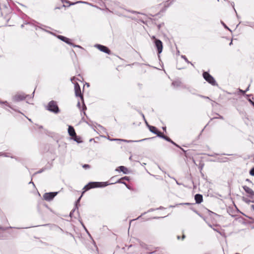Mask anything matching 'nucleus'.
Segmentation results:
<instances>
[{
  "instance_id": "nucleus-44",
  "label": "nucleus",
  "mask_w": 254,
  "mask_h": 254,
  "mask_svg": "<svg viewBox=\"0 0 254 254\" xmlns=\"http://www.w3.org/2000/svg\"><path fill=\"white\" fill-rule=\"evenodd\" d=\"M251 104L254 107V102H251Z\"/></svg>"
},
{
  "instance_id": "nucleus-46",
  "label": "nucleus",
  "mask_w": 254,
  "mask_h": 254,
  "mask_svg": "<svg viewBox=\"0 0 254 254\" xmlns=\"http://www.w3.org/2000/svg\"><path fill=\"white\" fill-rule=\"evenodd\" d=\"M29 184H32L34 186H35V185H34V183H33V182H32V181L30 182H29Z\"/></svg>"
},
{
  "instance_id": "nucleus-33",
  "label": "nucleus",
  "mask_w": 254,
  "mask_h": 254,
  "mask_svg": "<svg viewBox=\"0 0 254 254\" xmlns=\"http://www.w3.org/2000/svg\"><path fill=\"white\" fill-rule=\"evenodd\" d=\"M239 92H240V93H242L243 94H244L246 92V91L240 89H239Z\"/></svg>"
},
{
  "instance_id": "nucleus-16",
  "label": "nucleus",
  "mask_w": 254,
  "mask_h": 254,
  "mask_svg": "<svg viewBox=\"0 0 254 254\" xmlns=\"http://www.w3.org/2000/svg\"><path fill=\"white\" fill-rule=\"evenodd\" d=\"M72 139H73L75 141H76L77 143H80L82 142L80 137H78L76 134L75 136H72Z\"/></svg>"
},
{
  "instance_id": "nucleus-49",
  "label": "nucleus",
  "mask_w": 254,
  "mask_h": 254,
  "mask_svg": "<svg viewBox=\"0 0 254 254\" xmlns=\"http://www.w3.org/2000/svg\"><path fill=\"white\" fill-rule=\"evenodd\" d=\"M152 39H154L155 40V39H156V38H155V36H152Z\"/></svg>"
},
{
  "instance_id": "nucleus-30",
  "label": "nucleus",
  "mask_w": 254,
  "mask_h": 254,
  "mask_svg": "<svg viewBox=\"0 0 254 254\" xmlns=\"http://www.w3.org/2000/svg\"><path fill=\"white\" fill-rule=\"evenodd\" d=\"M83 168L85 169L89 168L90 167V166L88 164H84L82 166Z\"/></svg>"
},
{
  "instance_id": "nucleus-43",
  "label": "nucleus",
  "mask_w": 254,
  "mask_h": 254,
  "mask_svg": "<svg viewBox=\"0 0 254 254\" xmlns=\"http://www.w3.org/2000/svg\"><path fill=\"white\" fill-rule=\"evenodd\" d=\"M219 119H223V117L222 116H220L219 117Z\"/></svg>"
},
{
  "instance_id": "nucleus-60",
  "label": "nucleus",
  "mask_w": 254,
  "mask_h": 254,
  "mask_svg": "<svg viewBox=\"0 0 254 254\" xmlns=\"http://www.w3.org/2000/svg\"><path fill=\"white\" fill-rule=\"evenodd\" d=\"M84 228L85 229V230H87V229H86V227L84 226Z\"/></svg>"
},
{
  "instance_id": "nucleus-24",
  "label": "nucleus",
  "mask_w": 254,
  "mask_h": 254,
  "mask_svg": "<svg viewBox=\"0 0 254 254\" xmlns=\"http://www.w3.org/2000/svg\"><path fill=\"white\" fill-rule=\"evenodd\" d=\"M249 173L251 176H254V167L251 169Z\"/></svg>"
},
{
  "instance_id": "nucleus-42",
  "label": "nucleus",
  "mask_w": 254,
  "mask_h": 254,
  "mask_svg": "<svg viewBox=\"0 0 254 254\" xmlns=\"http://www.w3.org/2000/svg\"><path fill=\"white\" fill-rule=\"evenodd\" d=\"M245 201H246V202H248H248H251V200H250L246 199V200H245Z\"/></svg>"
},
{
  "instance_id": "nucleus-18",
  "label": "nucleus",
  "mask_w": 254,
  "mask_h": 254,
  "mask_svg": "<svg viewBox=\"0 0 254 254\" xmlns=\"http://www.w3.org/2000/svg\"><path fill=\"white\" fill-rule=\"evenodd\" d=\"M218 160L220 162H226L228 160V158L227 157L219 158Z\"/></svg>"
},
{
  "instance_id": "nucleus-50",
  "label": "nucleus",
  "mask_w": 254,
  "mask_h": 254,
  "mask_svg": "<svg viewBox=\"0 0 254 254\" xmlns=\"http://www.w3.org/2000/svg\"><path fill=\"white\" fill-rule=\"evenodd\" d=\"M177 239H178V240H179V239H180V237L179 236H177Z\"/></svg>"
},
{
  "instance_id": "nucleus-45",
  "label": "nucleus",
  "mask_w": 254,
  "mask_h": 254,
  "mask_svg": "<svg viewBox=\"0 0 254 254\" xmlns=\"http://www.w3.org/2000/svg\"><path fill=\"white\" fill-rule=\"evenodd\" d=\"M160 27H161V25L160 24L158 25V28L159 29L160 28Z\"/></svg>"
},
{
  "instance_id": "nucleus-15",
  "label": "nucleus",
  "mask_w": 254,
  "mask_h": 254,
  "mask_svg": "<svg viewBox=\"0 0 254 254\" xmlns=\"http://www.w3.org/2000/svg\"><path fill=\"white\" fill-rule=\"evenodd\" d=\"M68 133L69 135L71 137L75 136L76 134L73 127L71 126H68Z\"/></svg>"
},
{
  "instance_id": "nucleus-25",
  "label": "nucleus",
  "mask_w": 254,
  "mask_h": 254,
  "mask_svg": "<svg viewBox=\"0 0 254 254\" xmlns=\"http://www.w3.org/2000/svg\"><path fill=\"white\" fill-rule=\"evenodd\" d=\"M192 210L195 213H196L198 215H199L200 217H202L203 218V217H202V216L200 214V213H199L197 210H195V209H192Z\"/></svg>"
},
{
  "instance_id": "nucleus-53",
  "label": "nucleus",
  "mask_w": 254,
  "mask_h": 254,
  "mask_svg": "<svg viewBox=\"0 0 254 254\" xmlns=\"http://www.w3.org/2000/svg\"><path fill=\"white\" fill-rule=\"evenodd\" d=\"M163 130H166V127H163Z\"/></svg>"
},
{
  "instance_id": "nucleus-10",
  "label": "nucleus",
  "mask_w": 254,
  "mask_h": 254,
  "mask_svg": "<svg viewBox=\"0 0 254 254\" xmlns=\"http://www.w3.org/2000/svg\"><path fill=\"white\" fill-rule=\"evenodd\" d=\"M57 37L60 39L61 40H62V41L66 43V44L69 45H71V44H72V43H71L70 42V39H69V38L66 37H64V36H62V35H58L57 36Z\"/></svg>"
},
{
  "instance_id": "nucleus-2",
  "label": "nucleus",
  "mask_w": 254,
  "mask_h": 254,
  "mask_svg": "<svg viewBox=\"0 0 254 254\" xmlns=\"http://www.w3.org/2000/svg\"><path fill=\"white\" fill-rule=\"evenodd\" d=\"M46 109L51 112L58 114L60 112L57 102L55 101H51L46 107Z\"/></svg>"
},
{
  "instance_id": "nucleus-28",
  "label": "nucleus",
  "mask_w": 254,
  "mask_h": 254,
  "mask_svg": "<svg viewBox=\"0 0 254 254\" xmlns=\"http://www.w3.org/2000/svg\"><path fill=\"white\" fill-rule=\"evenodd\" d=\"M44 169H42L40 170L39 171H37V172H36L34 174L41 173L42 172H43L44 171Z\"/></svg>"
},
{
  "instance_id": "nucleus-9",
  "label": "nucleus",
  "mask_w": 254,
  "mask_h": 254,
  "mask_svg": "<svg viewBox=\"0 0 254 254\" xmlns=\"http://www.w3.org/2000/svg\"><path fill=\"white\" fill-rule=\"evenodd\" d=\"M95 47H96L98 49H99L100 51L108 54H110L111 51L109 49V48L105 46L100 45V44H96L95 46Z\"/></svg>"
},
{
  "instance_id": "nucleus-48",
  "label": "nucleus",
  "mask_w": 254,
  "mask_h": 254,
  "mask_svg": "<svg viewBox=\"0 0 254 254\" xmlns=\"http://www.w3.org/2000/svg\"><path fill=\"white\" fill-rule=\"evenodd\" d=\"M252 207L253 209V210H254V204L252 205Z\"/></svg>"
},
{
  "instance_id": "nucleus-37",
  "label": "nucleus",
  "mask_w": 254,
  "mask_h": 254,
  "mask_svg": "<svg viewBox=\"0 0 254 254\" xmlns=\"http://www.w3.org/2000/svg\"><path fill=\"white\" fill-rule=\"evenodd\" d=\"M77 106L79 108H80V103L79 101L77 103Z\"/></svg>"
},
{
  "instance_id": "nucleus-23",
  "label": "nucleus",
  "mask_w": 254,
  "mask_h": 254,
  "mask_svg": "<svg viewBox=\"0 0 254 254\" xmlns=\"http://www.w3.org/2000/svg\"><path fill=\"white\" fill-rule=\"evenodd\" d=\"M0 103L1 104H5L7 106H8V107H9L10 108L13 109V108L9 105V104L7 103V101H4V102H0Z\"/></svg>"
},
{
  "instance_id": "nucleus-29",
  "label": "nucleus",
  "mask_w": 254,
  "mask_h": 254,
  "mask_svg": "<svg viewBox=\"0 0 254 254\" xmlns=\"http://www.w3.org/2000/svg\"><path fill=\"white\" fill-rule=\"evenodd\" d=\"M122 180V179H119V180H118L116 183H122V184H125V185H127V184H126V183L123 182H122V181H121Z\"/></svg>"
},
{
  "instance_id": "nucleus-13",
  "label": "nucleus",
  "mask_w": 254,
  "mask_h": 254,
  "mask_svg": "<svg viewBox=\"0 0 254 254\" xmlns=\"http://www.w3.org/2000/svg\"><path fill=\"white\" fill-rule=\"evenodd\" d=\"M82 196V194L78 198V199L76 200V204H75V208L70 212V214H69V216L71 217H73V213L75 211V210L76 209H78V204L80 202V199L81 198Z\"/></svg>"
},
{
  "instance_id": "nucleus-4",
  "label": "nucleus",
  "mask_w": 254,
  "mask_h": 254,
  "mask_svg": "<svg viewBox=\"0 0 254 254\" xmlns=\"http://www.w3.org/2000/svg\"><path fill=\"white\" fill-rule=\"evenodd\" d=\"M203 77L207 82L211 84L212 85H217V84L213 77L212 75H211L208 72L204 71L203 73Z\"/></svg>"
},
{
  "instance_id": "nucleus-17",
  "label": "nucleus",
  "mask_w": 254,
  "mask_h": 254,
  "mask_svg": "<svg viewBox=\"0 0 254 254\" xmlns=\"http://www.w3.org/2000/svg\"><path fill=\"white\" fill-rule=\"evenodd\" d=\"M148 127L149 130L153 133H155V132L157 130V128L155 127L149 126Z\"/></svg>"
},
{
  "instance_id": "nucleus-21",
  "label": "nucleus",
  "mask_w": 254,
  "mask_h": 254,
  "mask_svg": "<svg viewBox=\"0 0 254 254\" xmlns=\"http://www.w3.org/2000/svg\"><path fill=\"white\" fill-rule=\"evenodd\" d=\"M162 138L164 139L165 140H166V141H167L168 142H171V143L173 142V140H172L169 137H168L166 135H163V137Z\"/></svg>"
},
{
  "instance_id": "nucleus-57",
  "label": "nucleus",
  "mask_w": 254,
  "mask_h": 254,
  "mask_svg": "<svg viewBox=\"0 0 254 254\" xmlns=\"http://www.w3.org/2000/svg\"><path fill=\"white\" fill-rule=\"evenodd\" d=\"M4 154H2V153H0V155H3Z\"/></svg>"
},
{
  "instance_id": "nucleus-11",
  "label": "nucleus",
  "mask_w": 254,
  "mask_h": 254,
  "mask_svg": "<svg viewBox=\"0 0 254 254\" xmlns=\"http://www.w3.org/2000/svg\"><path fill=\"white\" fill-rule=\"evenodd\" d=\"M116 171L122 172L124 174H127L128 173V170L127 168L125 166H121L116 169Z\"/></svg>"
},
{
  "instance_id": "nucleus-3",
  "label": "nucleus",
  "mask_w": 254,
  "mask_h": 254,
  "mask_svg": "<svg viewBox=\"0 0 254 254\" xmlns=\"http://www.w3.org/2000/svg\"><path fill=\"white\" fill-rule=\"evenodd\" d=\"M74 91H75V95L76 97H79L80 98L81 101L83 102V107H82V110H86V107L84 103L83 96V95L81 94L80 87L78 83H76L74 84Z\"/></svg>"
},
{
  "instance_id": "nucleus-32",
  "label": "nucleus",
  "mask_w": 254,
  "mask_h": 254,
  "mask_svg": "<svg viewBox=\"0 0 254 254\" xmlns=\"http://www.w3.org/2000/svg\"><path fill=\"white\" fill-rule=\"evenodd\" d=\"M179 205H190V203H188V202L181 203L179 204Z\"/></svg>"
},
{
  "instance_id": "nucleus-62",
  "label": "nucleus",
  "mask_w": 254,
  "mask_h": 254,
  "mask_svg": "<svg viewBox=\"0 0 254 254\" xmlns=\"http://www.w3.org/2000/svg\"><path fill=\"white\" fill-rule=\"evenodd\" d=\"M136 11H133L132 13H136Z\"/></svg>"
},
{
  "instance_id": "nucleus-20",
  "label": "nucleus",
  "mask_w": 254,
  "mask_h": 254,
  "mask_svg": "<svg viewBox=\"0 0 254 254\" xmlns=\"http://www.w3.org/2000/svg\"><path fill=\"white\" fill-rule=\"evenodd\" d=\"M181 58H182V59H183L186 61V62H187L188 64H191L192 65H193V64L191 62H190V61H189V60H188V59L187 58V57H186V56L182 55V56H181Z\"/></svg>"
},
{
  "instance_id": "nucleus-31",
  "label": "nucleus",
  "mask_w": 254,
  "mask_h": 254,
  "mask_svg": "<svg viewBox=\"0 0 254 254\" xmlns=\"http://www.w3.org/2000/svg\"><path fill=\"white\" fill-rule=\"evenodd\" d=\"M71 46H73V47H78L79 48H82V47L80 46L75 45L73 43H72V44H71Z\"/></svg>"
},
{
  "instance_id": "nucleus-59",
  "label": "nucleus",
  "mask_w": 254,
  "mask_h": 254,
  "mask_svg": "<svg viewBox=\"0 0 254 254\" xmlns=\"http://www.w3.org/2000/svg\"><path fill=\"white\" fill-rule=\"evenodd\" d=\"M84 228L85 229V230H87V229H86V227L84 226Z\"/></svg>"
},
{
  "instance_id": "nucleus-38",
  "label": "nucleus",
  "mask_w": 254,
  "mask_h": 254,
  "mask_svg": "<svg viewBox=\"0 0 254 254\" xmlns=\"http://www.w3.org/2000/svg\"><path fill=\"white\" fill-rule=\"evenodd\" d=\"M164 209V208L162 206H160L159 208H156V209Z\"/></svg>"
},
{
  "instance_id": "nucleus-8",
  "label": "nucleus",
  "mask_w": 254,
  "mask_h": 254,
  "mask_svg": "<svg viewBox=\"0 0 254 254\" xmlns=\"http://www.w3.org/2000/svg\"><path fill=\"white\" fill-rule=\"evenodd\" d=\"M58 192H47L43 195V198L47 201L52 200L57 194Z\"/></svg>"
},
{
  "instance_id": "nucleus-35",
  "label": "nucleus",
  "mask_w": 254,
  "mask_h": 254,
  "mask_svg": "<svg viewBox=\"0 0 254 254\" xmlns=\"http://www.w3.org/2000/svg\"><path fill=\"white\" fill-rule=\"evenodd\" d=\"M121 179L122 180H128V178L127 177H123Z\"/></svg>"
},
{
  "instance_id": "nucleus-36",
  "label": "nucleus",
  "mask_w": 254,
  "mask_h": 254,
  "mask_svg": "<svg viewBox=\"0 0 254 254\" xmlns=\"http://www.w3.org/2000/svg\"><path fill=\"white\" fill-rule=\"evenodd\" d=\"M246 181L249 182V183L252 184V182L249 179H247Z\"/></svg>"
},
{
  "instance_id": "nucleus-63",
  "label": "nucleus",
  "mask_w": 254,
  "mask_h": 254,
  "mask_svg": "<svg viewBox=\"0 0 254 254\" xmlns=\"http://www.w3.org/2000/svg\"><path fill=\"white\" fill-rule=\"evenodd\" d=\"M152 253L151 252V253H149L148 254H151Z\"/></svg>"
},
{
  "instance_id": "nucleus-61",
  "label": "nucleus",
  "mask_w": 254,
  "mask_h": 254,
  "mask_svg": "<svg viewBox=\"0 0 254 254\" xmlns=\"http://www.w3.org/2000/svg\"><path fill=\"white\" fill-rule=\"evenodd\" d=\"M84 228L85 229V230H87V229H86V227L84 226Z\"/></svg>"
},
{
  "instance_id": "nucleus-26",
  "label": "nucleus",
  "mask_w": 254,
  "mask_h": 254,
  "mask_svg": "<svg viewBox=\"0 0 254 254\" xmlns=\"http://www.w3.org/2000/svg\"><path fill=\"white\" fill-rule=\"evenodd\" d=\"M221 23L222 24V25L224 26V27H225V28L229 30V31H231V30L228 27V26H227V25L223 22V21H221Z\"/></svg>"
},
{
  "instance_id": "nucleus-1",
  "label": "nucleus",
  "mask_w": 254,
  "mask_h": 254,
  "mask_svg": "<svg viewBox=\"0 0 254 254\" xmlns=\"http://www.w3.org/2000/svg\"><path fill=\"white\" fill-rule=\"evenodd\" d=\"M108 185L107 182H90L87 185L85 186L83 188V190H84L82 194L86 191L93 188H103L105 187Z\"/></svg>"
},
{
  "instance_id": "nucleus-41",
  "label": "nucleus",
  "mask_w": 254,
  "mask_h": 254,
  "mask_svg": "<svg viewBox=\"0 0 254 254\" xmlns=\"http://www.w3.org/2000/svg\"><path fill=\"white\" fill-rule=\"evenodd\" d=\"M186 237V236L185 235H183L182 236V240H184Z\"/></svg>"
},
{
  "instance_id": "nucleus-12",
  "label": "nucleus",
  "mask_w": 254,
  "mask_h": 254,
  "mask_svg": "<svg viewBox=\"0 0 254 254\" xmlns=\"http://www.w3.org/2000/svg\"><path fill=\"white\" fill-rule=\"evenodd\" d=\"M108 139H109L110 140H111V141L121 140V141H123L124 142H132L142 141L147 139V138H144V139H141L139 140H135V141L131 140H125V139H111V138H110L109 137H108Z\"/></svg>"
},
{
  "instance_id": "nucleus-6",
  "label": "nucleus",
  "mask_w": 254,
  "mask_h": 254,
  "mask_svg": "<svg viewBox=\"0 0 254 254\" xmlns=\"http://www.w3.org/2000/svg\"><path fill=\"white\" fill-rule=\"evenodd\" d=\"M29 96V95H25L24 94H17L12 97V100L15 102H19Z\"/></svg>"
},
{
  "instance_id": "nucleus-34",
  "label": "nucleus",
  "mask_w": 254,
  "mask_h": 254,
  "mask_svg": "<svg viewBox=\"0 0 254 254\" xmlns=\"http://www.w3.org/2000/svg\"><path fill=\"white\" fill-rule=\"evenodd\" d=\"M199 96H200L201 98H205V99H209L208 97H206V96H203V95H199Z\"/></svg>"
},
{
  "instance_id": "nucleus-19",
  "label": "nucleus",
  "mask_w": 254,
  "mask_h": 254,
  "mask_svg": "<svg viewBox=\"0 0 254 254\" xmlns=\"http://www.w3.org/2000/svg\"><path fill=\"white\" fill-rule=\"evenodd\" d=\"M154 134H156L157 136L162 138H163V135H164L161 132L158 131V130L156 131V132H155Z\"/></svg>"
},
{
  "instance_id": "nucleus-55",
  "label": "nucleus",
  "mask_w": 254,
  "mask_h": 254,
  "mask_svg": "<svg viewBox=\"0 0 254 254\" xmlns=\"http://www.w3.org/2000/svg\"><path fill=\"white\" fill-rule=\"evenodd\" d=\"M21 27L22 28H23V27H24V25H23V24H22V25H21Z\"/></svg>"
},
{
  "instance_id": "nucleus-58",
  "label": "nucleus",
  "mask_w": 254,
  "mask_h": 254,
  "mask_svg": "<svg viewBox=\"0 0 254 254\" xmlns=\"http://www.w3.org/2000/svg\"><path fill=\"white\" fill-rule=\"evenodd\" d=\"M177 184L180 185L179 182H177Z\"/></svg>"
},
{
  "instance_id": "nucleus-51",
  "label": "nucleus",
  "mask_w": 254,
  "mask_h": 254,
  "mask_svg": "<svg viewBox=\"0 0 254 254\" xmlns=\"http://www.w3.org/2000/svg\"><path fill=\"white\" fill-rule=\"evenodd\" d=\"M249 87H248L246 89V90L245 91H246V92H247V91H248V90H249Z\"/></svg>"
},
{
  "instance_id": "nucleus-7",
  "label": "nucleus",
  "mask_w": 254,
  "mask_h": 254,
  "mask_svg": "<svg viewBox=\"0 0 254 254\" xmlns=\"http://www.w3.org/2000/svg\"><path fill=\"white\" fill-rule=\"evenodd\" d=\"M243 188L248 194V196L252 199V202H254V191L253 190L247 186H244Z\"/></svg>"
},
{
  "instance_id": "nucleus-40",
  "label": "nucleus",
  "mask_w": 254,
  "mask_h": 254,
  "mask_svg": "<svg viewBox=\"0 0 254 254\" xmlns=\"http://www.w3.org/2000/svg\"><path fill=\"white\" fill-rule=\"evenodd\" d=\"M86 3V2H84V1H77L75 3Z\"/></svg>"
},
{
  "instance_id": "nucleus-5",
  "label": "nucleus",
  "mask_w": 254,
  "mask_h": 254,
  "mask_svg": "<svg viewBox=\"0 0 254 254\" xmlns=\"http://www.w3.org/2000/svg\"><path fill=\"white\" fill-rule=\"evenodd\" d=\"M154 43L155 46L157 50L158 54H161L163 49V43L162 41L159 39H155Z\"/></svg>"
},
{
  "instance_id": "nucleus-52",
  "label": "nucleus",
  "mask_w": 254,
  "mask_h": 254,
  "mask_svg": "<svg viewBox=\"0 0 254 254\" xmlns=\"http://www.w3.org/2000/svg\"><path fill=\"white\" fill-rule=\"evenodd\" d=\"M249 101L251 103V102H253V101H252V100H251L250 99H249Z\"/></svg>"
},
{
  "instance_id": "nucleus-47",
  "label": "nucleus",
  "mask_w": 254,
  "mask_h": 254,
  "mask_svg": "<svg viewBox=\"0 0 254 254\" xmlns=\"http://www.w3.org/2000/svg\"><path fill=\"white\" fill-rule=\"evenodd\" d=\"M154 209H150L148 211H153Z\"/></svg>"
},
{
  "instance_id": "nucleus-22",
  "label": "nucleus",
  "mask_w": 254,
  "mask_h": 254,
  "mask_svg": "<svg viewBox=\"0 0 254 254\" xmlns=\"http://www.w3.org/2000/svg\"><path fill=\"white\" fill-rule=\"evenodd\" d=\"M140 245L142 248L147 249V245L145 243L141 242L140 243Z\"/></svg>"
},
{
  "instance_id": "nucleus-64",
  "label": "nucleus",
  "mask_w": 254,
  "mask_h": 254,
  "mask_svg": "<svg viewBox=\"0 0 254 254\" xmlns=\"http://www.w3.org/2000/svg\"><path fill=\"white\" fill-rule=\"evenodd\" d=\"M202 167H200V170H202Z\"/></svg>"
},
{
  "instance_id": "nucleus-39",
  "label": "nucleus",
  "mask_w": 254,
  "mask_h": 254,
  "mask_svg": "<svg viewBox=\"0 0 254 254\" xmlns=\"http://www.w3.org/2000/svg\"><path fill=\"white\" fill-rule=\"evenodd\" d=\"M141 115L142 116V118H143L144 120L145 121V122L146 123V121L145 120V117L144 116V115L143 114H141Z\"/></svg>"
},
{
  "instance_id": "nucleus-54",
  "label": "nucleus",
  "mask_w": 254,
  "mask_h": 254,
  "mask_svg": "<svg viewBox=\"0 0 254 254\" xmlns=\"http://www.w3.org/2000/svg\"><path fill=\"white\" fill-rule=\"evenodd\" d=\"M163 217H162L161 218H163ZM160 217H154L155 219H158V218H160Z\"/></svg>"
},
{
  "instance_id": "nucleus-14",
  "label": "nucleus",
  "mask_w": 254,
  "mask_h": 254,
  "mask_svg": "<svg viewBox=\"0 0 254 254\" xmlns=\"http://www.w3.org/2000/svg\"><path fill=\"white\" fill-rule=\"evenodd\" d=\"M194 199L196 203H200L203 200V196L200 194H196L194 196Z\"/></svg>"
},
{
  "instance_id": "nucleus-27",
  "label": "nucleus",
  "mask_w": 254,
  "mask_h": 254,
  "mask_svg": "<svg viewBox=\"0 0 254 254\" xmlns=\"http://www.w3.org/2000/svg\"><path fill=\"white\" fill-rule=\"evenodd\" d=\"M172 143L173 145H175L176 146H177V147H178L180 148V149H181L182 150H183V151H184V149H183L182 148H181L179 145H178V144H176L175 142H174L173 141V142H172Z\"/></svg>"
},
{
  "instance_id": "nucleus-56",
  "label": "nucleus",
  "mask_w": 254,
  "mask_h": 254,
  "mask_svg": "<svg viewBox=\"0 0 254 254\" xmlns=\"http://www.w3.org/2000/svg\"><path fill=\"white\" fill-rule=\"evenodd\" d=\"M232 41H231V42H230V45H232Z\"/></svg>"
}]
</instances>
